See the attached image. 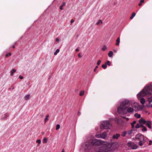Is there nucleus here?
Returning a JSON list of instances; mask_svg holds the SVG:
<instances>
[{
	"instance_id": "obj_15",
	"label": "nucleus",
	"mask_w": 152,
	"mask_h": 152,
	"mask_svg": "<svg viewBox=\"0 0 152 152\" xmlns=\"http://www.w3.org/2000/svg\"><path fill=\"white\" fill-rule=\"evenodd\" d=\"M113 52L111 51H110L108 54V55L110 57H111L113 56Z\"/></svg>"
},
{
	"instance_id": "obj_48",
	"label": "nucleus",
	"mask_w": 152,
	"mask_h": 152,
	"mask_svg": "<svg viewBox=\"0 0 152 152\" xmlns=\"http://www.w3.org/2000/svg\"><path fill=\"white\" fill-rule=\"evenodd\" d=\"M126 118V120H127V121H128L129 120V118Z\"/></svg>"
},
{
	"instance_id": "obj_47",
	"label": "nucleus",
	"mask_w": 152,
	"mask_h": 152,
	"mask_svg": "<svg viewBox=\"0 0 152 152\" xmlns=\"http://www.w3.org/2000/svg\"><path fill=\"white\" fill-rule=\"evenodd\" d=\"M78 56L80 58H81L82 57V56H80V54H78Z\"/></svg>"
},
{
	"instance_id": "obj_41",
	"label": "nucleus",
	"mask_w": 152,
	"mask_h": 152,
	"mask_svg": "<svg viewBox=\"0 0 152 152\" xmlns=\"http://www.w3.org/2000/svg\"><path fill=\"white\" fill-rule=\"evenodd\" d=\"M101 63V61L100 60H99L97 62V65H100Z\"/></svg>"
},
{
	"instance_id": "obj_36",
	"label": "nucleus",
	"mask_w": 152,
	"mask_h": 152,
	"mask_svg": "<svg viewBox=\"0 0 152 152\" xmlns=\"http://www.w3.org/2000/svg\"><path fill=\"white\" fill-rule=\"evenodd\" d=\"M107 67V65L105 64H103L102 65V67L104 69H105Z\"/></svg>"
},
{
	"instance_id": "obj_16",
	"label": "nucleus",
	"mask_w": 152,
	"mask_h": 152,
	"mask_svg": "<svg viewBox=\"0 0 152 152\" xmlns=\"http://www.w3.org/2000/svg\"><path fill=\"white\" fill-rule=\"evenodd\" d=\"M116 45L118 46L119 45L120 42V38L119 37L116 40Z\"/></svg>"
},
{
	"instance_id": "obj_35",
	"label": "nucleus",
	"mask_w": 152,
	"mask_h": 152,
	"mask_svg": "<svg viewBox=\"0 0 152 152\" xmlns=\"http://www.w3.org/2000/svg\"><path fill=\"white\" fill-rule=\"evenodd\" d=\"M49 117V115H47L45 119V122H46L48 120V118Z\"/></svg>"
},
{
	"instance_id": "obj_13",
	"label": "nucleus",
	"mask_w": 152,
	"mask_h": 152,
	"mask_svg": "<svg viewBox=\"0 0 152 152\" xmlns=\"http://www.w3.org/2000/svg\"><path fill=\"white\" fill-rule=\"evenodd\" d=\"M120 136V134H116L113 135V137L114 139H117Z\"/></svg>"
},
{
	"instance_id": "obj_45",
	"label": "nucleus",
	"mask_w": 152,
	"mask_h": 152,
	"mask_svg": "<svg viewBox=\"0 0 152 152\" xmlns=\"http://www.w3.org/2000/svg\"><path fill=\"white\" fill-rule=\"evenodd\" d=\"M19 78L21 79H22L23 78V77L22 76H19Z\"/></svg>"
},
{
	"instance_id": "obj_11",
	"label": "nucleus",
	"mask_w": 152,
	"mask_h": 152,
	"mask_svg": "<svg viewBox=\"0 0 152 152\" xmlns=\"http://www.w3.org/2000/svg\"><path fill=\"white\" fill-rule=\"evenodd\" d=\"M135 109L138 108V107L139 106L138 104L137 103L135 102L133 104L131 105Z\"/></svg>"
},
{
	"instance_id": "obj_3",
	"label": "nucleus",
	"mask_w": 152,
	"mask_h": 152,
	"mask_svg": "<svg viewBox=\"0 0 152 152\" xmlns=\"http://www.w3.org/2000/svg\"><path fill=\"white\" fill-rule=\"evenodd\" d=\"M117 148L116 144L113 143L109 144L107 145L104 146L103 148H101V149H103V151L107 152L114 150Z\"/></svg>"
},
{
	"instance_id": "obj_31",
	"label": "nucleus",
	"mask_w": 152,
	"mask_h": 152,
	"mask_svg": "<svg viewBox=\"0 0 152 152\" xmlns=\"http://www.w3.org/2000/svg\"><path fill=\"white\" fill-rule=\"evenodd\" d=\"M84 94V91H81L80 93V96H82Z\"/></svg>"
},
{
	"instance_id": "obj_1",
	"label": "nucleus",
	"mask_w": 152,
	"mask_h": 152,
	"mask_svg": "<svg viewBox=\"0 0 152 152\" xmlns=\"http://www.w3.org/2000/svg\"><path fill=\"white\" fill-rule=\"evenodd\" d=\"M130 104L129 101L124 100L121 103L118 108V111L120 114H126L127 112L131 113L134 111V109L131 107H127Z\"/></svg>"
},
{
	"instance_id": "obj_7",
	"label": "nucleus",
	"mask_w": 152,
	"mask_h": 152,
	"mask_svg": "<svg viewBox=\"0 0 152 152\" xmlns=\"http://www.w3.org/2000/svg\"><path fill=\"white\" fill-rule=\"evenodd\" d=\"M135 139L139 141L142 140H144L143 136L141 134H137L135 136Z\"/></svg>"
},
{
	"instance_id": "obj_23",
	"label": "nucleus",
	"mask_w": 152,
	"mask_h": 152,
	"mask_svg": "<svg viewBox=\"0 0 152 152\" xmlns=\"http://www.w3.org/2000/svg\"><path fill=\"white\" fill-rule=\"evenodd\" d=\"M47 139L46 138H44L42 140V142L43 143H46L47 142Z\"/></svg>"
},
{
	"instance_id": "obj_2",
	"label": "nucleus",
	"mask_w": 152,
	"mask_h": 152,
	"mask_svg": "<svg viewBox=\"0 0 152 152\" xmlns=\"http://www.w3.org/2000/svg\"><path fill=\"white\" fill-rule=\"evenodd\" d=\"M151 90L150 86H148L145 87L143 90L137 94L138 98L139 99L140 97H143L147 95L151 94Z\"/></svg>"
},
{
	"instance_id": "obj_20",
	"label": "nucleus",
	"mask_w": 152,
	"mask_h": 152,
	"mask_svg": "<svg viewBox=\"0 0 152 152\" xmlns=\"http://www.w3.org/2000/svg\"><path fill=\"white\" fill-rule=\"evenodd\" d=\"M135 116L137 118H140V115L138 113H136L135 114Z\"/></svg>"
},
{
	"instance_id": "obj_44",
	"label": "nucleus",
	"mask_w": 152,
	"mask_h": 152,
	"mask_svg": "<svg viewBox=\"0 0 152 152\" xmlns=\"http://www.w3.org/2000/svg\"><path fill=\"white\" fill-rule=\"evenodd\" d=\"M152 141H151V140H150L149 141V145H151L152 144Z\"/></svg>"
},
{
	"instance_id": "obj_46",
	"label": "nucleus",
	"mask_w": 152,
	"mask_h": 152,
	"mask_svg": "<svg viewBox=\"0 0 152 152\" xmlns=\"http://www.w3.org/2000/svg\"><path fill=\"white\" fill-rule=\"evenodd\" d=\"M74 20L73 19H72L71 20L70 22L71 23H73L74 22Z\"/></svg>"
},
{
	"instance_id": "obj_34",
	"label": "nucleus",
	"mask_w": 152,
	"mask_h": 152,
	"mask_svg": "<svg viewBox=\"0 0 152 152\" xmlns=\"http://www.w3.org/2000/svg\"><path fill=\"white\" fill-rule=\"evenodd\" d=\"M60 128V125L58 124H57L56 126V130H58Z\"/></svg>"
},
{
	"instance_id": "obj_14",
	"label": "nucleus",
	"mask_w": 152,
	"mask_h": 152,
	"mask_svg": "<svg viewBox=\"0 0 152 152\" xmlns=\"http://www.w3.org/2000/svg\"><path fill=\"white\" fill-rule=\"evenodd\" d=\"M139 144L140 146H142L143 144L145 142L144 141V140H140L139 141Z\"/></svg>"
},
{
	"instance_id": "obj_9",
	"label": "nucleus",
	"mask_w": 152,
	"mask_h": 152,
	"mask_svg": "<svg viewBox=\"0 0 152 152\" xmlns=\"http://www.w3.org/2000/svg\"><path fill=\"white\" fill-rule=\"evenodd\" d=\"M151 122L150 121H147L145 124L148 128L151 129Z\"/></svg>"
},
{
	"instance_id": "obj_18",
	"label": "nucleus",
	"mask_w": 152,
	"mask_h": 152,
	"mask_svg": "<svg viewBox=\"0 0 152 152\" xmlns=\"http://www.w3.org/2000/svg\"><path fill=\"white\" fill-rule=\"evenodd\" d=\"M102 23V20H99L98 21L96 22V25H98L101 24Z\"/></svg>"
},
{
	"instance_id": "obj_53",
	"label": "nucleus",
	"mask_w": 152,
	"mask_h": 152,
	"mask_svg": "<svg viewBox=\"0 0 152 152\" xmlns=\"http://www.w3.org/2000/svg\"><path fill=\"white\" fill-rule=\"evenodd\" d=\"M118 119H117V120H116V121H118Z\"/></svg>"
},
{
	"instance_id": "obj_42",
	"label": "nucleus",
	"mask_w": 152,
	"mask_h": 152,
	"mask_svg": "<svg viewBox=\"0 0 152 152\" xmlns=\"http://www.w3.org/2000/svg\"><path fill=\"white\" fill-rule=\"evenodd\" d=\"M59 40H60L58 38H57L56 39V41L57 42H59Z\"/></svg>"
},
{
	"instance_id": "obj_38",
	"label": "nucleus",
	"mask_w": 152,
	"mask_h": 152,
	"mask_svg": "<svg viewBox=\"0 0 152 152\" xmlns=\"http://www.w3.org/2000/svg\"><path fill=\"white\" fill-rule=\"evenodd\" d=\"M148 101L149 103H150L152 102V98H150L148 99Z\"/></svg>"
},
{
	"instance_id": "obj_28",
	"label": "nucleus",
	"mask_w": 152,
	"mask_h": 152,
	"mask_svg": "<svg viewBox=\"0 0 152 152\" xmlns=\"http://www.w3.org/2000/svg\"><path fill=\"white\" fill-rule=\"evenodd\" d=\"M59 49H57L56 50V52L54 53V54L55 55H56L59 52Z\"/></svg>"
},
{
	"instance_id": "obj_37",
	"label": "nucleus",
	"mask_w": 152,
	"mask_h": 152,
	"mask_svg": "<svg viewBox=\"0 0 152 152\" xmlns=\"http://www.w3.org/2000/svg\"><path fill=\"white\" fill-rule=\"evenodd\" d=\"M11 55V53H8L5 56L6 57H7L9 56H10Z\"/></svg>"
},
{
	"instance_id": "obj_29",
	"label": "nucleus",
	"mask_w": 152,
	"mask_h": 152,
	"mask_svg": "<svg viewBox=\"0 0 152 152\" xmlns=\"http://www.w3.org/2000/svg\"><path fill=\"white\" fill-rule=\"evenodd\" d=\"M132 132V130H130L128 131L127 132V134L129 135H131Z\"/></svg>"
},
{
	"instance_id": "obj_39",
	"label": "nucleus",
	"mask_w": 152,
	"mask_h": 152,
	"mask_svg": "<svg viewBox=\"0 0 152 152\" xmlns=\"http://www.w3.org/2000/svg\"><path fill=\"white\" fill-rule=\"evenodd\" d=\"M144 107V106L143 105L142 106H139L138 107V108L139 109H142Z\"/></svg>"
},
{
	"instance_id": "obj_27",
	"label": "nucleus",
	"mask_w": 152,
	"mask_h": 152,
	"mask_svg": "<svg viewBox=\"0 0 152 152\" xmlns=\"http://www.w3.org/2000/svg\"><path fill=\"white\" fill-rule=\"evenodd\" d=\"M105 64L106 65H108L109 66H110L111 65L110 62L108 61H107L105 63Z\"/></svg>"
},
{
	"instance_id": "obj_8",
	"label": "nucleus",
	"mask_w": 152,
	"mask_h": 152,
	"mask_svg": "<svg viewBox=\"0 0 152 152\" xmlns=\"http://www.w3.org/2000/svg\"><path fill=\"white\" fill-rule=\"evenodd\" d=\"M102 143L101 141L98 140H94L91 142V144L93 145H98Z\"/></svg>"
},
{
	"instance_id": "obj_40",
	"label": "nucleus",
	"mask_w": 152,
	"mask_h": 152,
	"mask_svg": "<svg viewBox=\"0 0 152 152\" xmlns=\"http://www.w3.org/2000/svg\"><path fill=\"white\" fill-rule=\"evenodd\" d=\"M36 142L39 144H40L41 142V140L39 139L37 140L36 141Z\"/></svg>"
},
{
	"instance_id": "obj_51",
	"label": "nucleus",
	"mask_w": 152,
	"mask_h": 152,
	"mask_svg": "<svg viewBox=\"0 0 152 152\" xmlns=\"http://www.w3.org/2000/svg\"><path fill=\"white\" fill-rule=\"evenodd\" d=\"M61 152H65L64 149L62 150Z\"/></svg>"
},
{
	"instance_id": "obj_10",
	"label": "nucleus",
	"mask_w": 152,
	"mask_h": 152,
	"mask_svg": "<svg viewBox=\"0 0 152 152\" xmlns=\"http://www.w3.org/2000/svg\"><path fill=\"white\" fill-rule=\"evenodd\" d=\"M139 99H138L140 100V102L141 104H143L145 103V99L144 98H141V97H140Z\"/></svg>"
},
{
	"instance_id": "obj_33",
	"label": "nucleus",
	"mask_w": 152,
	"mask_h": 152,
	"mask_svg": "<svg viewBox=\"0 0 152 152\" xmlns=\"http://www.w3.org/2000/svg\"><path fill=\"white\" fill-rule=\"evenodd\" d=\"M107 49V47L105 45L102 48V50L103 51H105Z\"/></svg>"
},
{
	"instance_id": "obj_50",
	"label": "nucleus",
	"mask_w": 152,
	"mask_h": 152,
	"mask_svg": "<svg viewBox=\"0 0 152 152\" xmlns=\"http://www.w3.org/2000/svg\"><path fill=\"white\" fill-rule=\"evenodd\" d=\"M12 48H15V46L14 45H13L12 46Z\"/></svg>"
},
{
	"instance_id": "obj_5",
	"label": "nucleus",
	"mask_w": 152,
	"mask_h": 152,
	"mask_svg": "<svg viewBox=\"0 0 152 152\" xmlns=\"http://www.w3.org/2000/svg\"><path fill=\"white\" fill-rule=\"evenodd\" d=\"M127 145L131 148L134 149H136L138 147V146L135 144L134 142H129L127 143Z\"/></svg>"
},
{
	"instance_id": "obj_32",
	"label": "nucleus",
	"mask_w": 152,
	"mask_h": 152,
	"mask_svg": "<svg viewBox=\"0 0 152 152\" xmlns=\"http://www.w3.org/2000/svg\"><path fill=\"white\" fill-rule=\"evenodd\" d=\"M30 97L29 95H27L25 96V99L26 100L28 99Z\"/></svg>"
},
{
	"instance_id": "obj_49",
	"label": "nucleus",
	"mask_w": 152,
	"mask_h": 152,
	"mask_svg": "<svg viewBox=\"0 0 152 152\" xmlns=\"http://www.w3.org/2000/svg\"><path fill=\"white\" fill-rule=\"evenodd\" d=\"M76 51H77V52L78 51H79V49H76Z\"/></svg>"
},
{
	"instance_id": "obj_25",
	"label": "nucleus",
	"mask_w": 152,
	"mask_h": 152,
	"mask_svg": "<svg viewBox=\"0 0 152 152\" xmlns=\"http://www.w3.org/2000/svg\"><path fill=\"white\" fill-rule=\"evenodd\" d=\"M144 2V0H141L140 1V3L138 4L139 6H141L142 5V4Z\"/></svg>"
},
{
	"instance_id": "obj_52",
	"label": "nucleus",
	"mask_w": 152,
	"mask_h": 152,
	"mask_svg": "<svg viewBox=\"0 0 152 152\" xmlns=\"http://www.w3.org/2000/svg\"><path fill=\"white\" fill-rule=\"evenodd\" d=\"M114 52L115 53L116 52H117V50H114Z\"/></svg>"
},
{
	"instance_id": "obj_4",
	"label": "nucleus",
	"mask_w": 152,
	"mask_h": 152,
	"mask_svg": "<svg viewBox=\"0 0 152 152\" xmlns=\"http://www.w3.org/2000/svg\"><path fill=\"white\" fill-rule=\"evenodd\" d=\"M111 126V125L108 121L103 122L101 124L100 127L101 129H108Z\"/></svg>"
},
{
	"instance_id": "obj_12",
	"label": "nucleus",
	"mask_w": 152,
	"mask_h": 152,
	"mask_svg": "<svg viewBox=\"0 0 152 152\" xmlns=\"http://www.w3.org/2000/svg\"><path fill=\"white\" fill-rule=\"evenodd\" d=\"M147 121H145L144 119L142 118H141L139 120V122L140 124H145Z\"/></svg>"
},
{
	"instance_id": "obj_24",
	"label": "nucleus",
	"mask_w": 152,
	"mask_h": 152,
	"mask_svg": "<svg viewBox=\"0 0 152 152\" xmlns=\"http://www.w3.org/2000/svg\"><path fill=\"white\" fill-rule=\"evenodd\" d=\"M16 70L15 69H12L11 71V73L10 74L11 76H12L13 75L14 73L15 72Z\"/></svg>"
},
{
	"instance_id": "obj_17",
	"label": "nucleus",
	"mask_w": 152,
	"mask_h": 152,
	"mask_svg": "<svg viewBox=\"0 0 152 152\" xmlns=\"http://www.w3.org/2000/svg\"><path fill=\"white\" fill-rule=\"evenodd\" d=\"M127 134V132L125 131H123L121 134V136L123 137L126 136V134Z\"/></svg>"
},
{
	"instance_id": "obj_43",
	"label": "nucleus",
	"mask_w": 152,
	"mask_h": 152,
	"mask_svg": "<svg viewBox=\"0 0 152 152\" xmlns=\"http://www.w3.org/2000/svg\"><path fill=\"white\" fill-rule=\"evenodd\" d=\"M98 67V66H96L95 68L94 69V72H95L96 70Z\"/></svg>"
},
{
	"instance_id": "obj_19",
	"label": "nucleus",
	"mask_w": 152,
	"mask_h": 152,
	"mask_svg": "<svg viewBox=\"0 0 152 152\" xmlns=\"http://www.w3.org/2000/svg\"><path fill=\"white\" fill-rule=\"evenodd\" d=\"M136 14L135 12H133L131 15V16L130 18V19H132L135 16Z\"/></svg>"
},
{
	"instance_id": "obj_26",
	"label": "nucleus",
	"mask_w": 152,
	"mask_h": 152,
	"mask_svg": "<svg viewBox=\"0 0 152 152\" xmlns=\"http://www.w3.org/2000/svg\"><path fill=\"white\" fill-rule=\"evenodd\" d=\"M142 131H147V129L143 125H142Z\"/></svg>"
},
{
	"instance_id": "obj_21",
	"label": "nucleus",
	"mask_w": 152,
	"mask_h": 152,
	"mask_svg": "<svg viewBox=\"0 0 152 152\" xmlns=\"http://www.w3.org/2000/svg\"><path fill=\"white\" fill-rule=\"evenodd\" d=\"M142 125H140V124H137L135 126V128H138L142 126Z\"/></svg>"
},
{
	"instance_id": "obj_22",
	"label": "nucleus",
	"mask_w": 152,
	"mask_h": 152,
	"mask_svg": "<svg viewBox=\"0 0 152 152\" xmlns=\"http://www.w3.org/2000/svg\"><path fill=\"white\" fill-rule=\"evenodd\" d=\"M66 4V3L65 2H64L62 4L60 7V9L61 10H62L63 9V7L64 6H65Z\"/></svg>"
},
{
	"instance_id": "obj_30",
	"label": "nucleus",
	"mask_w": 152,
	"mask_h": 152,
	"mask_svg": "<svg viewBox=\"0 0 152 152\" xmlns=\"http://www.w3.org/2000/svg\"><path fill=\"white\" fill-rule=\"evenodd\" d=\"M136 121H134L131 124L132 126V128H133L134 127V125L136 124Z\"/></svg>"
},
{
	"instance_id": "obj_6",
	"label": "nucleus",
	"mask_w": 152,
	"mask_h": 152,
	"mask_svg": "<svg viewBox=\"0 0 152 152\" xmlns=\"http://www.w3.org/2000/svg\"><path fill=\"white\" fill-rule=\"evenodd\" d=\"M107 133L105 132H104L101 134H96V135L95 136L98 138L105 139L107 137Z\"/></svg>"
}]
</instances>
